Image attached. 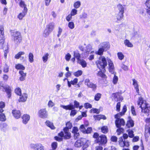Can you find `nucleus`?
I'll use <instances>...</instances> for the list:
<instances>
[{"mask_svg":"<svg viewBox=\"0 0 150 150\" xmlns=\"http://www.w3.org/2000/svg\"><path fill=\"white\" fill-rule=\"evenodd\" d=\"M137 104L139 108H141L142 112L145 114L148 113L150 109L149 105L145 101L143 100L142 98H139Z\"/></svg>","mask_w":150,"mask_h":150,"instance_id":"obj_1","label":"nucleus"},{"mask_svg":"<svg viewBox=\"0 0 150 150\" xmlns=\"http://www.w3.org/2000/svg\"><path fill=\"white\" fill-rule=\"evenodd\" d=\"M96 63L97 67L101 70H105V68L107 65V62L105 57L103 56H100L99 60L96 61Z\"/></svg>","mask_w":150,"mask_h":150,"instance_id":"obj_2","label":"nucleus"},{"mask_svg":"<svg viewBox=\"0 0 150 150\" xmlns=\"http://www.w3.org/2000/svg\"><path fill=\"white\" fill-rule=\"evenodd\" d=\"M93 137L96 139V142L102 145L105 144L107 142V138L104 135L102 134L99 136L97 133L95 132L94 134Z\"/></svg>","mask_w":150,"mask_h":150,"instance_id":"obj_3","label":"nucleus"},{"mask_svg":"<svg viewBox=\"0 0 150 150\" xmlns=\"http://www.w3.org/2000/svg\"><path fill=\"white\" fill-rule=\"evenodd\" d=\"M123 115L122 113H118L114 116L116 120L115 121V123L117 127H123L125 125V121L122 118H120V117Z\"/></svg>","mask_w":150,"mask_h":150,"instance_id":"obj_4","label":"nucleus"},{"mask_svg":"<svg viewBox=\"0 0 150 150\" xmlns=\"http://www.w3.org/2000/svg\"><path fill=\"white\" fill-rule=\"evenodd\" d=\"M12 38L14 43L18 45H19L22 40V37L20 32L15 31L12 33Z\"/></svg>","mask_w":150,"mask_h":150,"instance_id":"obj_5","label":"nucleus"},{"mask_svg":"<svg viewBox=\"0 0 150 150\" xmlns=\"http://www.w3.org/2000/svg\"><path fill=\"white\" fill-rule=\"evenodd\" d=\"M0 90L6 93L7 97L8 98H11V90L9 86L4 85L2 84H0Z\"/></svg>","mask_w":150,"mask_h":150,"instance_id":"obj_6","label":"nucleus"},{"mask_svg":"<svg viewBox=\"0 0 150 150\" xmlns=\"http://www.w3.org/2000/svg\"><path fill=\"white\" fill-rule=\"evenodd\" d=\"M54 26V24L53 22H51L46 25V28L44 31L43 35L47 37L53 30Z\"/></svg>","mask_w":150,"mask_h":150,"instance_id":"obj_7","label":"nucleus"},{"mask_svg":"<svg viewBox=\"0 0 150 150\" xmlns=\"http://www.w3.org/2000/svg\"><path fill=\"white\" fill-rule=\"evenodd\" d=\"M74 106L72 104H70L67 105H61L60 107L63 108L66 110H72L74 109L75 108H77L79 107V102L76 100H75L74 102Z\"/></svg>","mask_w":150,"mask_h":150,"instance_id":"obj_8","label":"nucleus"},{"mask_svg":"<svg viewBox=\"0 0 150 150\" xmlns=\"http://www.w3.org/2000/svg\"><path fill=\"white\" fill-rule=\"evenodd\" d=\"M64 132L62 131L58 134L59 136L62 137H64V138L67 139H69L71 137V134L69 132V130L67 128L64 129Z\"/></svg>","mask_w":150,"mask_h":150,"instance_id":"obj_9","label":"nucleus"},{"mask_svg":"<svg viewBox=\"0 0 150 150\" xmlns=\"http://www.w3.org/2000/svg\"><path fill=\"white\" fill-rule=\"evenodd\" d=\"M29 147L34 150H45L44 146L40 143L31 144L30 145Z\"/></svg>","mask_w":150,"mask_h":150,"instance_id":"obj_10","label":"nucleus"},{"mask_svg":"<svg viewBox=\"0 0 150 150\" xmlns=\"http://www.w3.org/2000/svg\"><path fill=\"white\" fill-rule=\"evenodd\" d=\"M38 116L39 117L43 119L47 117L48 114L46 108H42L39 111Z\"/></svg>","mask_w":150,"mask_h":150,"instance_id":"obj_11","label":"nucleus"},{"mask_svg":"<svg viewBox=\"0 0 150 150\" xmlns=\"http://www.w3.org/2000/svg\"><path fill=\"white\" fill-rule=\"evenodd\" d=\"M85 84L89 88H92L93 91H95L97 88V85L90 81L89 79H86L84 81Z\"/></svg>","mask_w":150,"mask_h":150,"instance_id":"obj_12","label":"nucleus"},{"mask_svg":"<svg viewBox=\"0 0 150 150\" xmlns=\"http://www.w3.org/2000/svg\"><path fill=\"white\" fill-rule=\"evenodd\" d=\"M119 142L120 145L121 147H123L125 146L128 147L129 146V142L127 141H123V138L122 137L119 138Z\"/></svg>","mask_w":150,"mask_h":150,"instance_id":"obj_13","label":"nucleus"},{"mask_svg":"<svg viewBox=\"0 0 150 150\" xmlns=\"http://www.w3.org/2000/svg\"><path fill=\"white\" fill-rule=\"evenodd\" d=\"M109 65V71L112 74H114V67L113 64L111 59H107Z\"/></svg>","mask_w":150,"mask_h":150,"instance_id":"obj_14","label":"nucleus"},{"mask_svg":"<svg viewBox=\"0 0 150 150\" xmlns=\"http://www.w3.org/2000/svg\"><path fill=\"white\" fill-rule=\"evenodd\" d=\"M99 46L102 48L105 51L108 50L110 47V45L109 43L107 42H104L100 43L99 45Z\"/></svg>","mask_w":150,"mask_h":150,"instance_id":"obj_15","label":"nucleus"},{"mask_svg":"<svg viewBox=\"0 0 150 150\" xmlns=\"http://www.w3.org/2000/svg\"><path fill=\"white\" fill-rule=\"evenodd\" d=\"M22 122L25 124H26L30 119V116L28 114H24L22 117Z\"/></svg>","mask_w":150,"mask_h":150,"instance_id":"obj_16","label":"nucleus"},{"mask_svg":"<svg viewBox=\"0 0 150 150\" xmlns=\"http://www.w3.org/2000/svg\"><path fill=\"white\" fill-rule=\"evenodd\" d=\"M20 97L19 99V101L20 102H25L28 98V96L26 93H23L22 94L19 95Z\"/></svg>","mask_w":150,"mask_h":150,"instance_id":"obj_17","label":"nucleus"},{"mask_svg":"<svg viewBox=\"0 0 150 150\" xmlns=\"http://www.w3.org/2000/svg\"><path fill=\"white\" fill-rule=\"evenodd\" d=\"M132 80L133 81V85L134 86L137 93L139 95V92L137 81L135 79H133Z\"/></svg>","mask_w":150,"mask_h":150,"instance_id":"obj_18","label":"nucleus"},{"mask_svg":"<svg viewBox=\"0 0 150 150\" xmlns=\"http://www.w3.org/2000/svg\"><path fill=\"white\" fill-rule=\"evenodd\" d=\"M82 146H83V147L85 148L87 147L89 143V141L86 139L81 138Z\"/></svg>","mask_w":150,"mask_h":150,"instance_id":"obj_19","label":"nucleus"},{"mask_svg":"<svg viewBox=\"0 0 150 150\" xmlns=\"http://www.w3.org/2000/svg\"><path fill=\"white\" fill-rule=\"evenodd\" d=\"M12 113L14 117L17 119L20 118L21 116V113L19 110H13Z\"/></svg>","mask_w":150,"mask_h":150,"instance_id":"obj_20","label":"nucleus"},{"mask_svg":"<svg viewBox=\"0 0 150 150\" xmlns=\"http://www.w3.org/2000/svg\"><path fill=\"white\" fill-rule=\"evenodd\" d=\"M86 55L89 53H93L94 51H91L92 49V46L91 45L89 44L86 47Z\"/></svg>","mask_w":150,"mask_h":150,"instance_id":"obj_21","label":"nucleus"},{"mask_svg":"<svg viewBox=\"0 0 150 150\" xmlns=\"http://www.w3.org/2000/svg\"><path fill=\"white\" fill-rule=\"evenodd\" d=\"M113 94L114 95L115 100V101H122L123 100L122 97L119 95L118 93H113Z\"/></svg>","mask_w":150,"mask_h":150,"instance_id":"obj_22","label":"nucleus"},{"mask_svg":"<svg viewBox=\"0 0 150 150\" xmlns=\"http://www.w3.org/2000/svg\"><path fill=\"white\" fill-rule=\"evenodd\" d=\"M93 117L96 120H99L101 119H103V120L106 119V117L105 115H94Z\"/></svg>","mask_w":150,"mask_h":150,"instance_id":"obj_23","label":"nucleus"},{"mask_svg":"<svg viewBox=\"0 0 150 150\" xmlns=\"http://www.w3.org/2000/svg\"><path fill=\"white\" fill-rule=\"evenodd\" d=\"M28 11H23L22 12L20 13L18 16V18L20 20H21L25 16Z\"/></svg>","mask_w":150,"mask_h":150,"instance_id":"obj_24","label":"nucleus"},{"mask_svg":"<svg viewBox=\"0 0 150 150\" xmlns=\"http://www.w3.org/2000/svg\"><path fill=\"white\" fill-rule=\"evenodd\" d=\"M19 73L21 75L19 78L20 80L21 81L24 80L26 75V73H24L22 71H19Z\"/></svg>","mask_w":150,"mask_h":150,"instance_id":"obj_25","label":"nucleus"},{"mask_svg":"<svg viewBox=\"0 0 150 150\" xmlns=\"http://www.w3.org/2000/svg\"><path fill=\"white\" fill-rule=\"evenodd\" d=\"M20 6L23 8V11H28V8L26 7V5L25 4V2L22 1H21L19 4Z\"/></svg>","mask_w":150,"mask_h":150,"instance_id":"obj_26","label":"nucleus"},{"mask_svg":"<svg viewBox=\"0 0 150 150\" xmlns=\"http://www.w3.org/2000/svg\"><path fill=\"white\" fill-rule=\"evenodd\" d=\"M45 124L47 126L49 127L52 129H55L53 123L49 120L45 122Z\"/></svg>","mask_w":150,"mask_h":150,"instance_id":"obj_27","label":"nucleus"},{"mask_svg":"<svg viewBox=\"0 0 150 150\" xmlns=\"http://www.w3.org/2000/svg\"><path fill=\"white\" fill-rule=\"evenodd\" d=\"M134 125L133 121L131 119L127 121L126 126L128 127H132Z\"/></svg>","mask_w":150,"mask_h":150,"instance_id":"obj_28","label":"nucleus"},{"mask_svg":"<svg viewBox=\"0 0 150 150\" xmlns=\"http://www.w3.org/2000/svg\"><path fill=\"white\" fill-rule=\"evenodd\" d=\"M78 62L83 67H85L87 66V63L83 59H79L78 61Z\"/></svg>","mask_w":150,"mask_h":150,"instance_id":"obj_29","label":"nucleus"},{"mask_svg":"<svg viewBox=\"0 0 150 150\" xmlns=\"http://www.w3.org/2000/svg\"><path fill=\"white\" fill-rule=\"evenodd\" d=\"M117 8L119 10V12L124 13V8L123 6L120 4H119L117 6Z\"/></svg>","mask_w":150,"mask_h":150,"instance_id":"obj_30","label":"nucleus"},{"mask_svg":"<svg viewBox=\"0 0 150 150\" xmlns=\"http://www.w3.org/2000/svg\"><path fill=\"white\" fill-rule=\"evenodd\" d=\"M49 54L48 53H45L42 57V59L44 63L46 62L48 59Z\"/></svg>","mask_w":150,"mask_h":150,"instance_id":"obj_31","label":"nucleus"},{"mask_svg":"<svg viewBox=\"0 0 150 150\" xmlns=\"http://www.w3.org/2000/svg\"><path fill=\"white\" fill-rule=\"evenodd\" d=\"M99 49L96 52V54L100 55H102L103 54V52L105 51L104 50L98 46Z\"/></svg>","mask_w":150,"mask_h":150,"instance_id":"obj_32","label":"nucleus"},{"mask_svg":"<svg viewBox=\"0 0 150 150\" xmlns=\"http://www.w3.org/2000/svg\"><path fill=\"white\" fill-rule=\"evenodd\" d=\"M124 44L125 45L128 47H133V45L128 40H126L124 41Z\"/></svg>","mask_w":150,"mask_h":150,"instance_id":"obj_33","label":"nucleus"},{"mask_svg":"<svg viewBox=\"0 0 150 150\" xmlns=\"http://www.w3.org/2000/svg\"><path fill=\"white\" fill-rule=\"evenodd\" d=\"M101 132L104 134L107 133L108 132V128L107 126H104L101 128Z\"/></svg>","mask_w":150,"mask_h":150,"instance_id":"obj_34","label":"nucleus"},{"mask_svg":"<svg viewBox=\"0 0 150 150\" xmlns=\"http://www.w3.org/2000/svg\"><path fill=\"white\" fill-rule=\"evenodd\" d=\"M1 129L4 132L6 131L8 129V125L5 123H4L1 126Z\"/></svg>","mask_w":150,"mask_h":150,"instance_id":"obj_35","label":"nucleus"},{"mask_svg":"<svg viewBox=\"0 0 150 150\" xmlns=\"http://www.w3.org/2000/svg\"><path fill=\"white\" fill-rule=\"evenodd\" d=\"M81 138L80 140L77 141L74 144V146L76 147H79L82 146Z\"/></svg>","mask_w":150,"mask_h":150,"instance_id":"obj_36","label":"nucleus"},{"mask_svg":"<svg viewBox=\"0 0 150 150\" xmlns=\"http://www.w3.org/2000/svg\"><path fill=\"white\" fill-rule=\"evenodd\" d=\"M123 13H119L117 14L116 16L117 19V21H120L121 20L123 17Z\"/></svg>","mask_w":150,"mask_h":150,"instance_id":"obj_37","label":"nucleus"},{"mask_svg":"<svg viewBox=\"0 0 150 150\" xmlns=\"http://www.w3.org/2000/svg\"><path fill=\"white\" fill-rule=\"evenodd\" d=\"M4 35H0V46H1V47H3V44L4 42Z\"/></svg>","mask_w":150,"mask_h":150,"instance_id":"obj_38","label":"nucleus"},{"mask_svg":"<svg viewBox=\"0 0 150 150\" xmlns=\"http://www.w3.org/2000/svg\"><path fill=\"white\" fill-rule=\"evenodd\" d=\"M34 56L31 53H30L28 55L29 61L30 63H32L34 61Z\"/></svg>","mask_w":150,"mask_h":150,"instance_id":"obj_39","label":"nucleus"},{"mask_svg":"<svg viewBox=\"0 0 150 150\" xmlns=\"http://www.w3.org/2000/svg\"><path fill=\"white\" fill-rule=\"evenodd\" d=\"M25 54L24 52L21 51L16 55L15 58L16 59H18L21 57V55L24 54Z\"/></svg>","mask_w":150,"mask_h":150,"instance_id":"obj_40","label":"nucleus"},{"mask_svg":"<svg viewBox=\"0 0 150 150\" xmlns=\"http://www.w3.org/2000/svg\"><path fill=\"white\" fill-rule=\"evenodd\" d=\"M16 68L18 69L24 70L25 69V67L21 64H18L16 65Z\"/></svg>","mask_w":150,"mask_h":150,"instance_id":"obj_41","label":"nucleus"},{"mask_svg":"<svg viewBox=\"0 0 150 150\" xmlns=\"http://www.w3.org/2000/svg\"><path fill=\"white\" fill-rule=\"evenodd\" d=\"M118 129L117 130V132L118 135H119L121 134V133H123L124 131V129L122 127H117Z\"/></svg>","mask_w":150,"mask_h":150,"instance_id":"obj_42","label":"nucleus"},{"mask_svg":"<svg viewBox=\"0 0 150 150\" xmlns=\"http://www.w3.org/2000/svg\"><path fill=\"white\" fill-rule=\"evenodd\" d=\"M81 5V2L79 1H77L74 3V6L75 8H78Z\"/></svg>","mask_w":150,"mask_h":150,"instance_id":"obj_43","label":"nucleus"},{"mask_svg":"<svg viewBox=\"0 0 150 150\" xmlns=\"http://www.w3.org/2000/svg\"><path fill=\"white\" fill-rule=\"evenodd\" d=\"M74 56L78 59V61L80 59L81 57L80 54L78 52H74Z\"/></svg>","mask_w":150,"mask_h":150,"instance_id":"obj_44","label":"nucleus"},{"mask_svg":"<svg viewBox=\"0 0 150 150\" xmlns=\"http://www.w3.org/2000/svg\"><path fill=\"white\" fill-rule=\"evenodd\" d=\"M6 120V118L5 115L3 113L0 114V121L2 122L5 121Z\"/></svg>","mask_w":150,"mask_h":150,"instance_id":"obj_45","label":"nucleus"},{"mask_svg":"<svg viewBox=\"0 0 150 150\" xmlns=\"http://www.w3.org/2000/svg\"><path fill=\"white\" fill-rule=\"evenodd\" d=\"M101 94L99 93L96 94L94 97V99L96 101H98L101 98Z\"/></svg>","mask_w":150,"mask_h":150,"instance_id":"obj_46","label":"nucleus"},{"mask_svg":"<svg viewBox=\"0 0 150 150\" xmlns=\"http://www.w3.org/2000/svg\"><path fill=\"white\" fill-rule=\"evenodd\" d=\"M82 74V71L81 70H80L74 72L73 74L75 76L78 77L81 75Z\"/></svg>","mask_w":150,"mask_h":150,"instance_id":"obj_47","label":"nucleus"},{"mask_svg":"<svg viewBox=\"0 0 150 150\" xmlns=\"http://www.w3.org/2000/svg\"><path fill=\"white\" fill-rule=\"evenodd\" d=\"M15 92L18 95H20L21 94V90L20 88L19 87L16 88L15 90Z\"/></svg>","mask_w":150,"mask_h":150,"instance_id":"obj_48","label":"nucleus"},{"mask_svg":"<svg viewBox=\"0 0 150 150\" xmlns=\"http://www.w3.org/2000/svg\"><path fill=\"white\" fill-rule=\"evenodd\" d=\"M66 127L64 129L67 128L69 130V129H71L72 127V125L71 123L70 122H68L66 124Z\"/></svg>","mask_w":150,"mask_h":150,"instance_id":"obj_49","label":"nucleus"},{"mask_svg":"<svg viewBox=\"0 0 150 150\" xmlns=\"http://www.w3.org/2000/svg\"><path fill=\"white\" fill-rule=\"evenodd\" d=\"M79 129L83 133L85 134V132H86V128L85 127L84 125H82L80 126L79 128Z\"/></svg>","mask_w":150,"mask_h":150,"instance_id":"obj_50","label":"nucleus"},{"mask_svg":"<svg viewBox=\"0 0 150 150\" xmlns=\"http://www.w3.org/2000/svg\"><path fill=\"white\" fill-rule=\"evenodd\" d=\"M57 142H54L52 144L51 146L52 149L54 150L56 149L57 147Z\"/></svg>","mask_w":150,"mask_h":150,"instance_id":"obj_51","label":"nucleus"},{"mask_svg":"<svg viewBox=\"0 0 150 150\" xmlns=\"http://www.w3.org/2000/svg\"><path fill=\"white\" fill-rule=\"evenodd\" d=\"M87 16L88 15L87 13H84L80 16V18L81 19L86 18H87Z\"/></svg>","mask_w":150,"mask_h":150,"instance_id":"obj_52","label":"nucleus"},{"mask_svg":"<svg viewBox=\"0 0 150 150\" xmlns=\"http://www.w3.org/2000/svg\"><path fill=\"white\" fill-rule=\"evenodd\" d=\"M4 35V28L2 25H0V35Z\"/></svg>","mask_w":150,"mask_h":150,"instance_id":"obj_53","label":"nucleus"},{"mask_svg":"<svg viewBox=\"0 0 150 150\" xmlns=\"http://www.w3.org/2000/svg\"><path fill=\"white\" fill-rule=\"evenodd\" d=\"M69 27L71 29H73L74 27V24L73 22H70L68 23Z\"/></svg>","mask_w":150,"mask_h":150,"instance_id":"obj_54","label":"nucleus"},{"mask_svg":"<svg viewBox=\"0 0 150 150\" xmlns=\"http://www.w3.org/2000/svg\"><path fill=\"white\" fill-rule=\"evenodd\" d=\"M117 55L119 59L120 60H122L124 58V55L121 52L118 53Z\"/></svg>","mask_w":150,"mask_h":150,"instance_id":"obj_55","label":"nucleus"},{"mask_svg":"<svg viewBox=\"0 0 150 150\" xmlns=\"http://www.w3.org/2000/svg\"><path fill=\"white\" fill-rule=\"evenodd\" d=\"M77 13V10L74 9H73L71 11L70 14L72 16H74Z\"/></svg>","mask_w":150,"mask_h":150,"instance_id":"obj_56","label":"nucleus"},{"mask_svg":"<svg viewBox=\"0 0 150 150\" xmlns=\"http://www.w3.org/2000/svg\"><path fill=\"white\" fill-rule=\"evenodd\" d=\"M71 55L69 53L67 54L65 56V58L66 60L69 61L71 58Z\"/></svg>","mask_w":150,"mask_h":150,"instance_id":"obj_57","label":"nucleus"},{"mask_svg":"<svg viewBox=\"0 0 150 150\" xmlns=\"http://www.w3.org/2000/svg\"><path fill=\"white\" fill-rule=\"evenodd\" d=\"M118 80V78L117 76L114 75L113 79V82L114 84H116Z\"/></svg>","mask_w":150,"mask_h":150,"instance_id":"obj_58","label":"nucleus"},{"mask_svg":"<svg viewBox=\"0 0 150 150\" xmlns=\"http://www.w3.org/2000/svg\"><path fill=\"white\" fill-rule=\"evenodd\" d=\"M54 105V103L52 100H50L48 103V106L49 107H53Z\"/></svg>","mask_w":150,"mask_h":150,"instance_id":"obj_59","label":"nucleus"},{"mask_svg":"<svg viewBox=\"0 0 150 150\" xmlns=\"http://www.w3.org/2000/svg\"><path fill=\"white\" fill-rule=\"evenodd\" d=\"M92 131V128L91 127H89L86 129L85 133L90 134L91 133Z\"/></svg>","mask_w":150,"mask_h":150,"instance_id":"obj_60","label":"nucleus"},{"mask_svg":"<svg viewBox=\"0 0 150 150\" xmlns=\"http://www.w3.org/2000/svg\"><path fill=\"white\" fill-rule=\"evenodd\" d=\"M133 131L132 130H129L128 132V134L129 137L131 138H132L134 137Z\"/></svg>","mask_w":150,"mask_h":150,"instance_id":"obj_61","label":"nucleus"},{"mask_svg":"<svg viewBox=\"0 0 150 150\" xmlns=\"http://www.w3.org/2000/svg\"><path fill=\"white\" fill-rule=\"evenodd\" d=\"M84 106L86 108H91L92 107V105L89 103H85Z\"/></svg>","mask_w":150,"mask_h":150,"instance_id":"obj_62","label":"nucleus"},{"mask_svg":"<svg viewBox=\"0 0 150 150\" xmlns=\"http://www.w3.org/2000/svg\"><path fill=\"white\" fill-rule=\"evenodd\" d=\"M79 131L78 128L76 127H74L72 129V132L73 133H75L78 132Z\"/></svg>","mask_w":150,"mask_h":150,"instance_id":"obj_63","label":"nucleus"},{"mask_svg":"<svg viewBox=\"0 0 150 150\" xmlns=\"http://www.w3.org/2000/svg\"><path fill=\"white\" fill-rule=\"evenodd\" d=\"M145 4L148 8H150V0H147Z\"/></svg>","mask_w":150,"mask_h":150,"instance_id":"obj_64","label":"nucleus"}]
</instances>
